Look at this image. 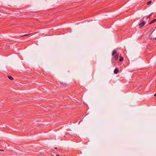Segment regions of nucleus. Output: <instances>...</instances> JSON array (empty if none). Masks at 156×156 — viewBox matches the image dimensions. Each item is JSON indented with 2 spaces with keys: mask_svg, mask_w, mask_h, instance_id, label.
<instances>
[{
  "mask_svg": "<svg viewBox=\"0 0 156 156\" xmlns=\"http://www.w3.org/2000/svg\"><path fill=\"white\" fill-rule=\"evenodd\" d=\"M29 34H26L23 35L22 36V37H23V36H26L29 35Z\"/></svg>",
  "mask_w": 156,
  "mask_h": 156,
  "instance_id": "nucleus-10",
  "label": "nucleus"
},
{
  "mask_svg": "<svg viewBox=\"0 0 156 156\" xmlns=\"http://www.w3.org/2000/svg\"><path fill=\"white\" fill-rule=\"evenodd\" d=\"M119 57H120V58L119 59V61H122V60H123V57H122L121 56H120Z\"/></svg>",
  "mask_w": 156,
  "mask_h": 156,
  "instance_id": "nucleus-6",
  "label": "nucleus"
},
{
  "mask_svg": "<svg viewBox=\"0 0 156 156\" xmlns=\"http://www.w3.org/2000/svg\"><path fill=\"white\" fill-rule=\"evenodd\" d=\"M119 71V69L117 68H116L114 71V73L115 74H117Z\"/></svg>",
  "mask_w": 156,
  "mask_h": 156,
  "instance_id": "nucleus-2",
  "label": "nucleus"
},
{
  "mask_svg": "<svg viewBox=\"0 0 156 156\" xmlns=\"http://www.w3.org/2000/svg\"><path fill=\"white\" fill-rule=\"evenodd\" d=\"M156 21V19H154L152 20L149 23H148V24L149 25H150V24H152L154 23V22H155Z\"/></svg>",
  "mask_w": 156,
  "mask_h": 156,
  "instance_id": "nucleus-3",
  "label": "nucleus"
},
{
  "mask_svg": "<svg viewBox=\"0 0 156 156\" xmlns=\"http://www.w3.org/2000/svg\"><path fill=\"white\" fill-rule=\"evenodd\" d=\"M154 96L156 97V93L154 94Z\"/></svg>",
  "mask_w": 156,
  "mask_h": 156,
  "instance_id": "nucleus-13",
  "label": "nucleus"
},
{
  "mask_svg": "<svg viewBox=\"0 0 156 156\" xmlns=\"http://www.w3.org/2000/svg\"><path fill=\"white\" fill-rule=\"evenodd\" d=\"M151 2L152 1L151 0L148 2H147V5H150L151 3Z\"/></svg>",
  "mask_w": 156,
  "mask_h": 156,
  "instance_id": "nucleus-8",
  "label": "nucleus"
},
{
  "mask_svg": "<svg viewBox=\"0 0 156 156\" xmlns=\"http://www.w3.org/2000/svg\"><path fill=\"white\" fill-rule=\"evenodd\" d=\"M56 156H60V155L59 154H56Z\"/></svg>",
  "mask_w": 156,
  "mask_h": 156,
  "instance_id": "nucleus-12",
  "label": "nucleus"
},
{
  "mask_svg": "<svg viewBox=\"0 0 156 156\" xmlns=\"http://www.w3.org/2000/svg\"><path fill=\"white\" fill-rule=\"evenodd\" d=\"M8 77L11 80H13V78L10 76H8Z\"/></svg>",
  "mask_w": 156,
  "mask_h": 156,
  "instance_id": "nucleus-7",
  "label": "nucleus"
},
{
  "mask_svg": "<svg viewBox=\"0 0 156 156\" xmlns=\"http://www.w3.org/2000/svg\"><path fill=\"white\" fill-rule=\"evenodd\" d=\"M4 150L2 149H0V151H3Z\"/></svg>",
  "mask_w": 156,
  "mask_h": 156,
  "instance_id": "nucleus-11",
  "label": "nucleus"
},
{
  "mask_svg": "<svg viewBox=\"0 0 156 156\" xmlns=\"http://www.w3.org/2000/svg\"><path fill=\"white\" fill-rule=\"evenodd\" d=\"M116 53H117L116 51L115 50H114L112 52V56L114 55Z\"/></svg>",
  "mask_w": 156,
  "mask_h": 156,
  "instance_id": "nucleus-5",
  "label": "nucleus"
},
{
  "mask_svg": "<svg viewBox=\"0 0 156 156\" xmlns=\"http://www.w3.org/2000/svg\"><path fill=\"white\" fill-rule=\"evenodd\" d=\"M153 13H151L149 15H148V16H147V18L150 17L152 15Z\"/></svg>",
  "mask_w": 156,
  "mask_h": 156,
  "instance_id": "nucleus-9",
  "label": "nucleus"
},
{
  "mask_svg": "<svg viewBox=\"0 0 156 156\" xmlns=\"http://www.w3.org/2000/svg\"><path fill=\"white\" fill-rule=\"evenodd\" d=\"M155 39L156 40V37L155 38Z\"/></svg>",
  "mask_w": 156,
  "mask_h": 156,
  "instance_id": "nucleus-15",
  "label": "nucleus"
},
{
  "mask_svg": "<svg viewBox=\"0 0 156 156\" xmlns=\"http://www.w3.org/2000/svg\"><path fill=\"white\" fill-rule=\"evenodd\" d=\"M55 149H57V147H55Z\"/></svg>",
  "mask_w": 156,
  "mask_h": 156,
  "instance_id": "nucleus-14",
  "label": "nucleus"
},
{
  "mask_svg": "<svg viewBox=\"0 0 156 156\" xmlns=\"http://www.w3.org/2000/svg\"><path fill=\"white\" fill-rule=\"evenodd\" d=\"M119 57L118 54H116L114 56V58L115 59V60H117L118 58Z\"/></svg>",
  "mask_w": 156,
  "mask_h": 156,
  "instance_id": "nucleus-4",
  "label": "nucleus"
},
{
  "mask_svg": "<svg viewBox=\"0 0 156 156\" xmlns=\"http://www.w3.org/2000/svg\"><path fill=\"white\" fill-rule=\"evenodd\" d=\"M146 23V22L145 21H143L141 23H140L139 25V27L141 28V27H143V26H144V25H145Z\"/></svg>",
  "mask_w": 156,
  "mask_h": 156,
  "instance_id": "nucleus-1",
  "label": "nucleus"
}]
</instances>
